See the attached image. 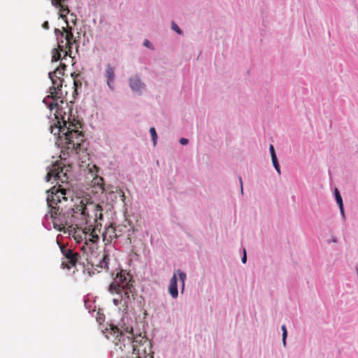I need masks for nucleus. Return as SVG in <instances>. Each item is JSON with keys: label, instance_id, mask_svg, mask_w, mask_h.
I'll return each mask as SVG.
<instances>
[{"label": "nucleus", "instance_id": "nucleus-1", "mask_svg": "<svg viewBox=\"0 0 358 358\" xmlns=\"http://www.w3.org/2000/svg\"><path fill=\"white\" fill-rule=\"evenodd\" d=\"M66 65L61 63L53 72L49 73L52 86L50 88V95L44 99L43 101L48 105L50 109L56 111L55 122L50 126L51 134L57 136L59 145L66 150L67 154H78L82 150L85 136L80 120H76L69 115L71 109L68 105L66 97L68 92L66 85L63 87V78Z\"/></svg>", "mask_w": 358, "mask_h": 358}, {"label": "nucleus", "instance_id": "nucleus-2", "mask_svg": "<svg viewBox=\"0 0 358 358\" xmlns=\"http://www.w3.org/2000/svg\"><path fill=\"white\" fill-rule=\"evenodd\" d=\"M47 203L50 208L45 215L47 220H50L55 229L60 231L68 232L70 235L73 226L80 225L77 213H74L69 203V197H71V191L65 188L52 187L47 191Z\"/></svg>", "mask_w": 358, "mask_h": 358}, {"label": "nucleus", "instance_id": "nucleus-3", "mask_svg": "<svg viewBox=\"0 0 358 358\" xmlns=\"http://www.w3.org/2000/svg\"><path fill=\"white\" fill-rule=\"evenodd\" d=\"M106 337L113 341L121 351L132 348L133 358H152V344L145 332H134L132 327L124 325L121 329L113 324L106 329Z\"/></svg>", "mask_w": 358, "mask_h": 358}, {"label": "nucleus", "instance_id": "nucleus-4", "mask_svg": "<svg viewBox=\"0 0 358 358\" xmlns=\"http://www.w3.org/2000/svg\"><path fill=\"white\" fill-rule=\"evenodd\" d=\"M70 206L74 213H77L80 225L92 224L101 229V224L99 222L103 218V209L99 204L94 203L86 198H71Z\"/></svg>", "mask_w": 358, "mask_h": 358}, {"label": "nucleus", "instance_id": "nucleus-5", "mask_svg": "<svg viewBox=\"0 0 358 358\" xmlns=\"http://www.w3.org/2000/svg\"><path fill=\"white\" fill-rule=\"evenodd\" d=\"M55 33L57 40V48L64 52V57H71L73 45L76 41L72 33V27L67 24L66 27H63L62 30L55 29Z\"/></svg>", "mask_w": 358, "mask_h": 358}, {"label": "nucleus", "instance_id": "nucleus-6", "mask_svg": "<svg viewBox=\"0 0 358 358\" xmlns=\"http://www.w3.org/2000/svg\"><path fill=\"white\" fill-rule=\"evenodd\" d=\"M78 226L74 225L73 231L71 234L77 243L85 241V244H87L88 242L94 243L99 240L101 229H98L97 226L93 227L92 224H90L84 228L79 227Z\"/></svg>", "mask_w": 358, "mask_h": 358}, {"label": "nucleus", "instance_id": "nucleus-7", "mask_svg": "<svg viewBox=\"0 0 358 358\" xmlns=\"http://www.w3.org/2000/svg\"><path fill=\"white\" fill-rule=\"evenodd\" d=\"M71 166L70 165L63 164L62 162H57L52 165L49 169L45 180L47 182L51 180L52 178L57 182H61L65 183L68 181V173L71 171Z\"/></svg>", "mask_w": 358, "mask_h": 358}, {"label": "nucleus", "instance_id": "nucleus-8", "mask_svg": "<svg viewBox=\"0 0 358 358\" xmlns=\"http://www.w3.org/2000/svg\"><path fill=\"white\" fill-rule=\"evenodd\" d=\"M131 276L124 271H120L113 278L109 286L108 291L111 294L119 293L120 289L126 288L133 285Z\"/></svg>", "mask_w": 358, "mask_h": 358}, {"label": "nucleus", "instance_id": "nucleus-9", "mask_svg": "<svg viewBox=\"0 0 358 358\" xmlns=\"http://www.w3.org/2000/svg\"><path fill=\"white\" fill-rule=\"evenodd\" d=\"M59 248L62 254L66 259V261L62 262V266L68 269L76 266L80 257L79 253L74 252L72 249L66 248L64 245H60Z\"/></svg>", "mask_w": 358, "mask_h": 358}, {"label": "nucleus", "instance_id": "nucleus-10", "mask_svg": "<svg viewBox=\"0 0 358 358\" xmlns=\"http://www.w3.org/2000/svg\"><path fill=\"white\" fill-rule=\"evenodd\" d=\"M122 227H116L114 224H110L105 228L102 234L103 241L106 245L111 243L113 240L117 239L122 233Z\"/></svg>", "mask_w": 358, "mask_h": 358}, {"label": "nucleus", "instance_id": "nucleus-11", "mask_svg": "<svg viewBox=\"0 0 358 358\" xmlns=\"http://www.w3.org/2000/svg\"><path fill=\"white\" fill-rule=\"evenodd\" d=\"M176 274L178 275L180 280L182 283V289L184 288L185 282L186 279V274L181 270L178 269L176 271V273H174L172 278L170 280V283L169 286V292L173 299H176L178 296V282Z\"/></svg>", "mask_w": 358, "mask_h": 358}, {"label": "nucleus", "instance_id": "nucleus-12", "mask_svg": "<svg viewBox=\"0 0 358 358\" xmlns=\"http://www.w3.org/2000/svg\"><path fill=\"white\" fill-rule=\"evenodd\" d=\"M135 288L134 285H130V287H127L126 288L120 289L119 293H116L119 295L120 299L123 302L122 307L124 308H127L128 307V303L130 300V296H134Z\"/></svg>", "mask_w": 358, "mask_h": 358}, {"label": "nucleus", "instance_id": "nucleus-13", "mask_svg": "<svg viewBox=\"0 0 358 358\" xmlns=\"http://www.w3.org/2000/svg\"><path fill=\"white\" fill-rule=\"evenodd\" d=\"M105 77L106 78V82H107L108 86L109 87V88L110 90H113L114 87H113V83L115 80V75L114 69L111 66L110 64H108L106 66Z\"/></svg>", "mask_w": 358, "mask_h": 358}, {"label": "nucleus", "instance_id": "nucleus-14", "mask_svg": "<svg viewBox=\"0 0 358 358\" xmlns=\"http://www.w3.org/2000/svg\"><path fill=\"white\" fill-rule=\"evenodd\" d=\"M129 85L132 90L136 92H139L144 89V85L137 76H134L129 79Z\"/></svg>", "mask_w": 358, "mask_h": 358}, {"label": "nucleus", "instance_id": "nucleus-15", "mask_svg": "<svg viewBox=\"0 0 358 358\" xmlns=\"http://www.w3.org/2000/svg\"><path fill=\"white\" fill-rule=\"evenodd\" d=\"M64 52L59 50V48H54L52 51V62H57L60 59H64Z\"/></svg>", "mask_w": 358, "mask_h": 358}, {"label": "nucleus", "instance_id": "nucleus-16", "mask_svg": "<svg viewBox=\"0 0 358 358\" xmlns=\"http://www.w3.org/2000/svg\"><path fill=\"white\" fill-rule=\"evenodd\" d=\"M59 17L65 20L66 24H68L66 20V15L69 13V9L67 6L59 5Z\"/></svg>", "mask_w": 358, "mask_h": 358}, {"label": "nucleus", "instance_id": "nucleus-17", "mask_svg": "<svg viewBox=\"0 0 358 358\" xmlns=\"http://www.w3.org/2000/svg\"><path fill=\"white\" fill-rule=\"evenodd\" d=\"M335 196H336V201L338 205L339 206L341 213L342 214H343L344 212H343V199H342V198L340 195V193L337 189H335Z\"/></svg>", "mask_w": 358, "mask_h": 358}, {"label": "nucleus", "instance_id": "nucleus-18", "mask_svg": "<svg viewBox=\"0 0 358 358\" xmlns=\"http://www.w3.org/2000/svg\"><path fill=\"white\" fill-rule=\"evenodd\" d=\"M107 259H108V256L106 255H104L102 257V260L99 263V266L101 268H108V262H107Z\"/></svg>", "mask_w": 358, "mask_h": 358}, {"label": "nucleus", "instance_id": "nucleus-19", "mask_svg": "<svg viewBox=\"0 0 358 358\" xmlns=\"http://www.w3.org/2000/svg\"><path fill=\"white\" fill-rule=\"evenodd\" d=\"M150 134H151V136H152V140L153 141V144L155 145L156 144L157 138V132L155 131V129L154 127H151L150 129Z\"/></svg>", "mask_w": 358, "mask_h": 358}, {"label": "nucleus", "instance_id": "nucleus-20", "mask_svg": "<svg viewBox=\"0 0 358 358\" xmlns=\"http://www.w3.org/2000/svg\"><path fill=\"white\" fill-rule=\"evenodd\" d=\"M281 329H282V343H283L284 346H285V345H286V338H287V329H286L285 325H282Z\"/></svg>", "mask_w": 358, "mask_h": 358}, {"label": "nucleus", "instance_id": "nucleus-21", "mask_svg": "<svg viewBox=\"0 0 358 358\" xmlns=\"http://www.w3.org/2000/svg\"><path fill=\"white\" fill-rule=\"evenodd\" d=\"M271 160H272L273 165L275 167V170L278 171V173L279 174H280V169L279 164L278 162L277 157H274V159H271Z\"/></svg>", "mask_w": 358, "mask_h": 358}, {"label": "nucleus", "instance_id": "nucleus-22", "mask_svg": "<svg viewBox=\"0 0 358 358\" xmlns=\"http://www.w3.org/2000/svg\"><path fill=\"white\" fill-rule=\"evenodd\" d=\"M271 155V159H273L274 157H277L275 152V149L273 145H271L269 147Z\"/></svg>", "mask_w": 358, "mask_h": 358}, {"label": "nucleus", "instance_id": "nucleus-23", "mask_svg": "<svg viewBox=\"0 0 358 358\" xmlns=\"http://www.w3.org/2000/svg\"><path fill=\"white\" fill-rule=\"evenodd\" d=\"M113 303L115 306H118V305H122V304H123V302L122 301L120 298H115V299H113Z\"/></svg>", "mask_w": 358, "mask_h": 358}, {"label": "nucleus", "instance_id": "nucleus-24", "mask_svg": "<svg viewBox=\"0 0 358 358\" xmlns=\"http://www.w3.org/2000/svg\"><path fill=\"white\" fill-rule=\"evenodd\" d=\"M172 29H173L174 31H176L177 33L180 34L182 33V31H181L180 29V28L178 27V26L176 24H175L174 22H173V23H172Z\"/></svg>", "mask_w": 358, "mask_h": 358}, {"label": "nucleus", "instance_id": "nucleus-25", "mask_svg": "<svg viewBox=\"0 0 358 358\" xmlns=\"http://www.w3.org/2000/svg\"><path fill=\"white\" fill-rule=\"evenodd\" d=\"M94 180H95V182H94L95 184H97L98 185H102V182H103L102 178L96 177L94 178Z\"/></svg>", "mask_w": 358, "mask_h": 358}, {"label": "nucleus", "instance_id": "nucleus-26", "mask_svg": "<svg viewBox=\"0 0 358 358\" xmlns=\"http://www.w3.org/2000/svg\"><path fill=\"white\" fill-rule=\"evenodd\" d=\"M78 83L80 85H81V83L79 81H77L75 79L73 80L74 92H76V88L78 87Z\"/></svg>", "mask_w": 358, "mask_h": 358}, {"label": "nucleus", "instance_id": "nucleus-27", "mask_svg": "<svg viewBox=\"0 0 358 358\" xmlns=\"http://www.w3.org/2000/svg\"><path fill=\"white\" fill-rule=\"evenodd\" d=\"M246 262H247V255H246V251H245V250L244 249V250H243V257H242V262H243V264H245V263H246Z\"/></svg>", "mask_w": 358, "mask_h": 358}, {"label": "nucleus", "instance_id": "nucleus-28", "mask_svg": "<svg viewBox=\"0 0 358 358\" xmlns=\"http://www.w3.org/2000/svg\"><path fill=\"white\" fill-rule=\"evenodd\" d=\"M180 143L182 145H186L188 143V140L187 138H181L180 140Z\"/></svg>", "mask_w": 358, "mask_h": 358}, {"label": "nucleus", "instance_id": "nucleus-29", "mask_svg": "<svg viewBox=\"0 0 358 358\" xmlns=\"http://www.w3.org/2000/svg\"><path fill=\"white\" fill-rule=\"evenodd\" d=\"M51 3L55 6H59V0H51Z\"/></svg>", "mask_w": 358, "mask_h": 358}, {"label": "nucleus", "instance_id": "nucleus-30", "mask_svg": "<svg viewBox=\"0 0 358 358\" xmlns=\"http://www.w3.org/2000/svg\"><path fill=\"white\" fill-rule=\"evenodd\" d=\"M42 27H43V28L45 29H49L48 22V21L44 22Z\"/></svg>", "mask_w": 358, "mask_h": 358}, {"label": "nucleus", "instance_id": "nucleus-31", "mask_svg": "<svg viewBox=\"0 0 358 358\" xmlns=\"http://www.w3.org/2000/svg\"><path fill=\"white\" fill-rule=\"evenodd\" d=\"M119 194H120V196L122 197V200L124 201V199L125 198L124 192L122 190H120Z\"/></svg>", "mask_w": 358, "mask_h": 358}, {"label": "nucleus", "instance_id": "nucleus-32", "mask_svg": "<svg viewBox=\"0 0 358 358\" xmlns=\"http://www.w3.org/2000/svg\"><path fill=\"white\" fill-rule=\"evenodd\" d=\"M143 45L146 47H149L150 46V42L148 40H145L144 42H143Z\"/></svg>", "mask_w": 358, "mask_h": 358}, {"label": "nucleus", "instance_id": "nucleus-33", "mask_svg": "<svg viewBox=\"0 0 358 358\" xmlns=\"http://www.w3.org/2000/svg\"><path fill=\"white\" fill-rule=\"evenodd\" d=\"M239 180H240V182H241V192H243V184H242V179H241V178H239Z\"/></svg>", "mask_w": 358, "mask_h": 358}, {"label": "nucleus", "instance_id": "nucleus-34", "mask_svg": "<svg viewBox=\"0 0 358 358\" xmlns=\"http://www.w3.org/2000/svg\"><path fill=\"white\" fill-rule=\"evenodd\" d=\"M66 0H59V5H64L63 3H64Z\"/></svg>", "mask_w": 358, "mask_h": 358}]
</instances>
